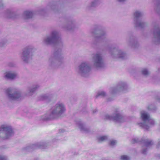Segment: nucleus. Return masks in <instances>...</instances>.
Returning a JSON list of instances; mask_svg holds the SVG:
<instances>
[{
  "mask_svg": "<svg viewBox=\"0 0 160 160\" xmlns=\"http://www.w3.org/2000/svg\"><path fill=\"white\" fill-rule=\"evenodd\" d=\"M8 98L10 100H16L21 97L20 91L16 88H8L5 90Z\"/></svg>",
  "mask_w": 160,
  "mask_h": 160,
  "instance_id": "8",
  "label": "nucleus"
},
{
  "mask_svg": "<svg viewBox=\"0 0 160 160\" xmlns=\"http://www.w3.org/2000/svg\"><path fill=\"white\" fill-rule=\"evenodd\" d=\"M66 110L64 103L62 102H58L53 107L50 114V117L55 118L59 117Z\"/></svg>",
  "mask_w": 160,
  "mask_h": 160,
  "instance_id": "7",
  "label": "nucleus"
},
{
  "mask_svg": "<svg viewBox=\"0 0 160 160\" xmlns=\"http://www.w3.org/2000/svg\"><path fill=\"white\" fill-rule=\"evenodd\" d=\"M96 111L95 110H93V113H94V112H96Z\"/></svg>",
  "mask_w": 160,
  "mask_h": 160,
  "instance_id": "41",
  "label": "nucleus"
},
{
  "mask_svg": "<svg viewBox=\"0 0 160 160\" xmlns=\"http://www.w3.org/2000/svg\"><path fill=\"white\" fill-rule=\"evenodd\" d=\"M43 43L46 45L56 44L57 47L62 46L63 42L59 32L57 30L52 31L50 35L46 36L43 39Z\"/></svg>",
  "mask_w": 160,
  "mask_h": 160,
  "instance_id": "2",
  "label": "nucleus"
},
{
  "mask_svg": "<svg viewBox=\"0 0 160 160\" xmlns=\"http://www.w3.org/2000/svg\"><path fill=\"white\" fill-rule=\"evenodd\" d=\"M41 99L42 100H46L48 101L50 100V98L47 95H42L41 96Z\"/></svg>",
  "mask_w": 160,
  "mask_h": 160,
  "instance_id": "29",
  "label": "nucleus"
},
{
  "mask_svg": "<svg viewBox=\"0 0 160 160\" xmlns=\"http://www.w3.org/2000/svg\"><path fill=\"white\" fill-rule=\"evenodd\" d=\"M158 144L159 145H160V141L159 142H158Z\"/></svg>",
  "mask_w": 160,
  "mask_h": 160,
  "instance_id": "42",
  "label": "nucleus"
},
{
  "mask_svg": "<svg viewBox=\"0 0 160 160\" xmlns=\"http://www.w3.org/2000/svg\"><path fill=\"white\" fill-rule=\"evenodd\" d=\"M51 118H51L50 117V114L49 115L48 114H45L41 117V120H47Z\"/></svg>",
  "mask_w": 160,
  "mask_h": 160,
  "instance_id": "26",
  "label": "nucleus"
},
{
  "mask_svg": "<svg viewBox=\"0 0 160 160\" xmlns=\"http://www.w3.org/2000/svg\"><path fill=\"white\" fill-rule=\"evenodd\" d=\"M108 139V137L106 136H99L98 137V142H102L105 141Z\"/></svg>",
  "mask_w": 160,
  "mask_h": 160,
  "instance_id": "25",
  "label": "nucleus"
},
{
  "mask_svg": "<svg viewBox=\"0 0 160 160\" xmlns=\"http://www.w3.org/2000/svg\"><path fill=\"white\" fill-rule=\"evenodd\" d=\"M126 84L124 82H120L118 83L116 87L111 89L110 92L112 94H114L118 92H125L127 89Z\"/></svg>",
  "mask_w": 160,
  "mask_h": 160,
  "instance_id": "13",
  "label": "nucleus"
},
{
  "mask_svg": "<svg viewBox=\"0 0 160 160\" xmlns=\"http://www.w3.org/2000/svg\"><path fill=\"white\" fill-rule=\"evenodd\" d=\"M99 31V27L98 28H95L91 32V33L93 36L99 38L106 34V32H103L102 33H101Z\"/></svg>",
  "mask_w": 160,
  "mask_h": 160,
  "instance_id": "19",
  "label": "nucleus"
},
{
  "mask_svg": "<svg viewBox=\"0 0 160 160\" xmlns=\"http://www.w3.org/2000/svg\"><path fill=\"white\" fill-rule=\"evenodd\" d=\"M147 109L149 110L154 111L155 110L156 108L155 107L153 106L152 105H150L147 107Z\"/></svg>",
  "mask_w": 160,
  "mask_h": 160,
  "instance_id": "32",
  "label": "nucleus"
},
{
  "mask_svg": "<svg viewBox=\"0 0 160 160\" xmlns=\"http://www.w3.org/2000/svg\"><path fill=\"white\" fill-rule=\"evenodd\" d=\"M3 6V4L1 2H0V8L2 7Z\"/></svg>",
  "mask_w": 160,
  "mask_h": 160,
  "instance_id": "38",
  "label": "nucleus"
},
{
  "mask_svg": "<svg viewBox=\"0 0 160 160\" xmlns=\"http://www.w3.org/2000/svg\"><path fill=\"white\" fill-rule=\"evenodd\" d=\"M142 141L144 145L142 147V152L143 154H146L148 148L152 144V141L148 139L142 140Z\"/></svg>",
  "mask_w": 160,
  "mask_h": 160,
  "instance_id": "17",
  "label": "nucleus"
},
{
  "mask_svg": "<svg viewBox=\"0 0 160 160\" xmlns=\"http://www.w3.org/2000/svg\"><path fill=\"white\" fill-rule=\"evenodd\" d=\"M105 118L107 120H113L118 123L122 122L125 121V117L117 112L114 114L113 116L108 114L106 115L105 116Z\"/></svg>",
  "mask_w": 160,
  "mask_h": 160,
  "instance_id": "12",
  "label": "nucleus"
},
{
  "mask_svg": "<svg viewBox=\"0 0 160 160\" xmlns=\"http://www.w3.org/2000/svg\"><path fill=\"white\" fill-rule=\"evenodd\" d=\"M153 35L156 43H160V28L159 26H156L154 27Z\"/></svg>",
  "mask_w": 160,
  "mask_h": 160,
  "instance_id": "15",
  "label": "nucleus"
},
{
  "mask_svg": "<svg viewBox=\"0 0 160 160\" xmlns=\"http://www.w3.org/2000/svg\"><path fill=\"white\" fill-rule=\"evenodd\" d=\"M13 134L12 129L7 125H2L0 128V137L2 138H8Z\"/></svg>",
  "mask_w": 160,
  "mask_h": 160,
  "instance_id": "10",
  "label": "nucleus"
},
{
  "mask_svg": "<svg viewBox=\"0 0 160 160\" xmlns=\"http://www.w3.org/2000/svg\"><path fill=\"white\" fill-rule=\"evenodd\" d=\"M92 67L89 63L84 61L78 65L76 72L79 75L83 77H88L89 76Z\"/></svg>",
  "mask_w": 160,
  "mask_h": 160,
  "instance_id": "4",
  "label": "nucleus"
},
{
  "mask_svg": "<svg viewBox=\"0 0 160 160\" xmlns=\"http://www.w3.org/2000/svg\"><path fill=\"white\" fill-rule=\"evenodd\" d=\"M17 72L14 71L7 70L3 74V78L6 79L12 80L18 77Z\"/></svg>",
  "mask_w": 160,
  "mask_h": 160,
  "instance_id": "14",
  "label": "nucleus"
},
{
  "mask_svg": "<svg viewBox=\"0 0 160 160\" xmlns=\"http://www.w3.org/2000/svg\"><path fill=\"white\" fill-rule=\"evenodd\" d=\"M39 86L38 85H36L33 86L31 88H29L28 89V92L29 95H31L32 93L34 92L38 88Z\"/></svg>",
  "mask_w": 160,
  "mask_h": 160,
  "instance_id": "21",
  "label": "nucleus"
},
{
  "mask_svg": "<svg viewBox=\"0 0 160 160\" xmlns=\"http://www.w3.org/2000/svg\"><path fill=\"white\" fill-rule=\"evenodd\" d=\"M75 26V21L72 19H69L67 21L65 28L68 30H70L74 29Z\"/></svg>",
  "mask_w": 160,
  "mask_h": 160,
  "instance_id": "18",
  "label": "nucleus"
},
{
  "mask_svg": "<svg viewBox=\"0 0 160 160\" xmlns=\"http://www.w3.org/2000/svg\"><path fill=\"white\" fill-rule=\"evenodd\" d=\"M117 141L114 140H112L110 141L109 143V145L111 146H113L117 143Z\"/></svg>",
  "mask_w": 160,
  "mask_h": 160,
  "instance_id": "34",
  "label": "nucleus"
},
{
  "mask_svg": "<svg viewBox=\"0 0 160 160\" xmlns=\"http://www.w3.org/2000/svg\"><path fill=\"white\" fill-rule=\"evenodd\" d=\"M141 118L143 123H138V124L141 127L148 129L150 127L155 124L154 120L151 118L149 114L146 112L142 111L141 112Z\"/></svg>",
  "mask_w": 160,
  "mask_h": 160,
  "instance_id": "6",
  "label": "nucleus"
},
{
  "mask_svg": "<svg viewBox=\"0 0 160 160\" xmlns=\"http://www.w3.org/2000/svg\"><path fill=\"white\" fill-rule=\"evenodd\" d=\"M108 51L111 58L114 59H124L126 57V54L125 52L118 48H109Z\"/></svg>",
  "mask_w": 160,
  "mask_h": 160,
  "instance_id": "9",
  "label": "nucleus"
},
{
  "mask_svg": "<svg viewBox=\"0 0 160 160\" xmlns=\"http://www.w3.org/2000/svg\"><path fill=\"white\" fill-rule=\"evenodd\" d=\"M91 62L92 66L97 68H101L105 66V62L101 53L98 52L92 55Z\"/></svg>",
  "mask_w": 160,
  "mask_h": 160,
  "instance_id": "5",
  "label": "nucleus"
},
{
  "mask_svg": "<svg viewBox=\"0 0 160 160\" xmlns=\"http://www.w3.org/2000/svg\"><path fill=\"white\" fill-rule=\"evenodd\" d=\"M0 160H8V158L6 156L0 155Z\"/></svg>",
  "mask_w": 160,
  "mask_h": 160,
  "instance_id": "36",
  "label": "nucleus"
},
{
  "mask_svg": "<svg viewBox=\"0 0 160 160\" xmlns=\"http://www.w3.org/2000/svg\"><path fill=\"white\" fill-rule=\"evenodd\" d=\"M157 101L160 103V97H158L157 98Z\"/></svg>",
  "mask_w": 160,
  "mask_h": 160,
  "instance_id": "39",
  "label": "nucleus"
},
{
  "mask_svg": "<svg viewBox=\"0 0 160 160\" xmlns=\"http://www.w3.org/2000/svg\"><path fill=\"white\" fill-rule=\"evenodd\" d=\"M7 43L6 41H2L0 42V47H2L5 45Z\"/></svg>",
  "mask_w": 160,
  "mask_h": 160,
  "instance_id": "35",
  "label": "nucleus"
},
{
  "mask_svg": "<svg viewBox=\"0 0 160 160\" xmlns=\"http://www.w3.org/2000/svg\"><path fill=\"white\" fill-rule=\"evenodd\" d=\"M141 72L142 74L145 76H148L150 73V72L147 69L145 68L142 69Z\"/></svg>",
  "mask_w": 160,
  "mask_h": 160,
  "instance_id": "28",
  "label": "nucleus"
},
{
  "mask_svg": "<svg viewBox=\"0 0 160 160\" xmlns=\"http://www.w3.org/2000/svg\"><path fill=\"white\" fill-rule=\"evenodd\" d=\"M120 159L122 160H129L130 158L127 155H122L121 156Z\"/></svg>",
  "mask_w": 160,
  "mask_h": 160,
  "instance_id": "33",
  "label": "nucleus"
},
{
  "mask_svg": "<svg viewBox=\"0 0 160 160\" xmlns=\"http://www.w3.org/2000/svg\"><path fill=\"white\" fill-rule=\"evenodd\" d=\"M6 14L7 18H12L13 15V12L9 10H7Z\"/></svg>",
  "mask_w": 160,
  "mask_h": 160,
  "instance_id": "27",
  "label": "nucleus"
},
{
  "mask_svg": "<svg viewBox=\"0 0 160 160\" xmlns=\"http://www.w3.org/2000/svg\"><path fill=\"white\" fill-rule=\"evenodd\" d=\"M128 45L133 48H136L139 46V43L137 40L133 37L130 38L128 40Z\"/></svg>",
  "mask_w": 160,
  "mask_h": 160,
  "instance_id": "16",
  "label": "nucleus"
},
{
  "mask_svg": "<svg viewBox=\"0 0 160 160\" xmlns=\"http://www.w3.org/2000/svg\"><path fill=\"white\" fill-rule=\"evenodd\" d=\"M127 0H116V1L117 2L121 3H123L124 2H125Z\"/></svg>",
  "mask_w": 160,
  "mask_h": 160,
  "instance_id": "37",
  "label": "nucleus"
},
{
  "mask_svg": "<svg viewBox=\"0 0 160 160\" xmlns=\"http://www.w3.org/2000/svg\"><path fill=\"white\" fill-rule=\"evenodd\" d=\"M79 128L81 129V130L85 131L87 132L88 131V129L86 128L82 124H80L79 125Z\"/></svg>",
  "mask_w": 160,
  "mask_h": 160,
  "instance_id": "31",
  "label": "nucleus"
},
{
  "mask_svg": "<svg viewBox=\"0 0 160 160\" xmlns=\"http://www.w3.org/2000/svg\"><path fill=\"white\" fill-rule=\"evenodd\" d=\"M107 93L104 91H99L97 93L96 95V98H98L99 97L102 98H104L107 96Z\"/></svg>",
  "mask_w": 160,
  "mask_h": 160,
  "instance_id": "23",
  "label": "nucleus"
},
{
  "mask_svg": "<svg viewBox=\"0 0 160 160\" xmlns=\"http://www.w3.org/2000/svg\"><path fill=\"white\" fill-rule=\"evenodd\" d=\"M41 148V145L38 144L37 145H33L31 146H28L25 148V150L27 151H30L33 149L34 148Z\"/></svg>",
  "mask_w": 160,
  "mask_h": 160,
  "instance_id": "22",
  "label": "nucleus"
},
{
  "mask_svg": "<svg viewBox=\"0 0 160 160\" xmlns=\"http://www.w3.org/2000/svg\"><path fill=\"white\" fill-rule=\"evenodd\" d=\"M143 14L142 12L138 10H136L133 12V15L134 18L135 27L143 28L146 25V23L138 19L139 18L141 17Z\"/></svg>",
  "mask_w": 160,
  "mask_h": 160,
  "instance_id": "11",
  "label": "nucleus"
},
{
  "mask_svg": "<svg viewBox=\"0 0 160 160\" xmlns=\"http://www.w3.org/2000/svg\"><path fill=\"white\" fill-rule=\"evenodd\" d=\"M64 62V56L61 49L56 50L49 57L48 61L49 66L53 68L60 66Z\"/></svg>",
  "mask_w": 160,
  "mask_h": 160,
  "instance_id": "1",
  "label": "nucleus"
},
{
  "mask_svg": "<svg viewBox=\"0 0 160 160\" xmlns=\"http://www.w3.org/2000/svg\"><path fill=\"white\" fill-rule=\"evenodd\" d=\"M9 66H13V65H10V64H9Z\"/></svg>",
  "mask_w": 160,
  "mask_h": 160,
  "instance_id": "43",
  "label": "nucleus"
},
{
  "mask_svg": "<svg viewBox=\"0 0 160 160\" xmlns=\"http://www.w3.org/2000/svg\"><path fill=\"white\" fill-rule=\"evenodd\" d=\"M100 0H93L91 3L89 7H96L100 3Z\"/></svg>",
  "mask_w": 160,
  "mask_h": 160,
  "instance_id": "24",
  "label": "nucleus"
},
{
  "mask_svg": "<svg viewBox=\"0 0 160 160\" xmlns=\"http://www.w3.org/2000/svg\"><path fill=\"white\" fill-rule=\"evenodd\" d=\"M33 13L32 11H26L23 14V18L24 19H28L32 18L33 15Z\"/></svg>",
  "mask_w": 160,
  "mask_h": 160,
  "instance_id": "20",
  "label": "nucleus"
},
{
  "mask_svg": "<svg viewBox=\"0 0 160 160\" xmlns=\"http://www.w3.org/2000/svg\"><path fill=\"white\" fill-rule=\"evenodd\" d=\"M48 8L50 10H52L55 11L57 9V7L56 5L53 4L48 6Z\"/></svg>",
  "mask_w": 160,
  "mask_h": 160,
  "instance_id": "30",
  "label": "nucleus"
},
{
  "mask_svg": "<svg viewBox=\"0 0 160 160\" xmlns=\"http://www.w3.org/2000/svg\"><path fill=\"white\" fill-rule=\"evenodd\" d=\"M64 132V131L63 129H60L59 130V132L60 133L63 132Z\"/></svg>",
  "mask_w": 160,
  "mask_h": 160,
  "instance_id": "40",
  "label": "nucleus"
},
{
  "mask_svg": "<svg viewBox=\"0 0 160 160\" xmlns=\"http://www.w3.org/2000/svg\"><path fill=\"white\" fill-rule=\"evenodd\" d=\"M36 49L32 45L26 46L22 50L21 55V60L25 63H28L32 60Z\"/></svg>",
  "mask_w": 160,
  "mask_h": 160,
  "instance_id": "3",
  "label": "nucleus"
}]
</instances>
